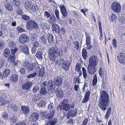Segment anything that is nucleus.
<instances>
[{
	"instance_id": "f257e3e1",
	"label": "nucleus",
	"mask_w": 125,
	"mask_h": 125,
	"mask_svg": "<svg viewBox=\"0 0 125 125\" xmlns=\"http://www.w3.org/2000/svg\"><path fill=\"white\" fill-rule=\"evenodd\" d=\"M64 52L62 49H56L55 47H52L49 49L48 54L50 60L52 62L56 61L57 64L60 65L62 64L65 62L62 58Z\"/></svg>"
},
{
	"instance_id": "f03ea898",
	"label": "nucleus",
	"mask_w": 125,
	"mask_h": 125,
	"mask_svg": "<svg viewBox=\"0 0 125 125\" xmlns=\"http://www.w3.org/2000/svg\"><path fill=\"white\" fill-rule=\"evenodd\" d=\"M101 95L99 101V106L102 110H105L107 108L110 101L109 96L106 92L104 91L100 92Z\"/></svg>"
},
{
	"instance_id": "7ed1b4c3",
	"label": "nucleus",
	"mask_w": 125,
	"mask_h": 125,
	"mask_svg": "<svg viewBox=\"0 0 125 125\" xmlns=\"http://www.w3.org/2000/svg\"><path fill=\"white\" fill-rule=\"evenodd\" d=\"M26 28L29 30H36L38 29L39 26L37 23L35 21L30 20L26 22Z\"/></svg>"
},
{
	"instance_id": "20e7f679",
	"label": "nucleus",
	"mask_w": 125,
	"mask_h": 125,
	"mask_svg": "<svg viewBox=\"0 0 125 125\" xmlns=\"http://www.w3.org/2000/svg\"><path fill=\"white\" fill-rule=\"evenodd\" d=\"M111 7L113 10L116 13H119L121 11V8L120 4L116 2L112 3Z\"/></svg>"
},
{
	"instance_id": "39448f33",
	"label": "nucleus",
	"mask_w": 125,
	"mask_h": 125,
	"mask_svg": "<svg viewBox=\"0 0 125 125\" xmlns=\"http://www.w3.org/2000/svg\"><path fill=\"white\" fill-rule=\"evenodd\" d=\"M98 59L96 56H92L89 59L88 64L96 66L98 64Z\"/></svg>"
},
{
	"instance_id": "423d86ee",
	"label": "nucleus",
	"mask_w": 125,
	"mask_h": 125,
	"mask_svg": "<svg viewBox=\"0 0 125 125\" xmlns=\"http://www.w3.org/2000/svg\"><path fill=\"white\" fill-rule=\"evenodd\" d=\"M69 104L64 103V102H62L59 105L57 109L58 110H59L60 109L61 111L62 110H64L65 111H68L69 110Z\"/></svg>"
},
{
	"instance_id": "0eeeda50",
	"label": "nucleus",
	"mask_w": 125,
	"mask_h": 125,
	"mask_svg": "<svg viewBox=\"0 0 125 125\" xmlns=\"http://www.w3.org/2000/svg\"><path fill=\"white\" fill-rule=\"evenodd\" d=\"M77 110L76 108H75L73 110H71L68 111L66 115L67 119H69L71 117L75 116L77 114Z\"/></svg>"
},
{
	"instance_id": "6e6552de",
	"label": "nucleus",
	"mask_w": 125,
	"mask_h": 125,
	"mask_svg": "<svg viewBox=\"0 0 125 125\" xmlns=\"http://www.w3.org/2000/svg\"><path fill=\"white\" fill-rule=\"evenodd\" d=\"M34 69H35V72L34 73L31 74L27 76V78L28 79L31 78H32L35 77L37 75V73L39 72L40 70V67L39 65H37L35 64Z\"/></svg>"
},
{
	"instance_id": "1a4fd4ad",
	"label": "nucleus",
	"mask_w": 125,
	"mask_h": 125,
	"mask_svg": "<svg viewBox=\"0 0 125 125\" xmlns=\"http://www.w3.org/2000/svg\"><path fill=\"white\" fill-rule=\"evenodd\" d=\"M29 38L26 34H24L21 35L19 37V42L21 43L24 44L28 42Z\"/></svg>"
},
{
	"instance_id": "9d476101",
	"label": "nucleus",
	"mask_w": 125,
	"mask_h": 125,
	"mask_svg": "<svg viewBox=\"0 0 125 125\" xmlns=\"http://www.w3.org/2000/svg\"><path fill=\"white\" fill-rule=\"evenodd\" d=\"M117 59L120 63L123 64H125V53H121L118 54Z\"/></svg>"
},
{
	"instance_id": "9b49d317",
	"label": "nucleus",
	"mask_w": 125,
	"mask_h": 125,
	"mask_svg": "<svg viewBox=\"0 0 125 125\" xmlns=\"http://www.w3.org/2000/svg\"><path fill=\"white\" fill-rule=\"evenodd\" d=\"M19 48L20 50L24 52L25 54L28 55L29 53L28 47L26 44L20 45Z\"/></svg>"
},
{
	"instance_id": "f8f14e48",
	"label": "nucleus",
	"mask_w": 125,
	"mask_h": 125,
	"mask_svg": "<svg viewBox=\"0 0 125 125\" xmlns=\"http://www.w3.org/2000/svg\"><path fill=\"white\" fill-rule=\"evenodd\" d=\"M90 93V91L89 90L87 89L84 94V96L82 101V103H85L89 100Z\"/></svg>"
},
{
	"instance_id": "ddd939ff",
	"label": "nucleus",
	"mask_w": 125,
	"mask_h": 125,
	"mask_svg": "<svg viewBox=\"0 0 125 125\" xmlns=\"http://www.w3.org/2000/svg\"><path fill=\"white\" fill-rule=\"evenodd\" d=\"M32 84L31 82L27 81L23 84L22 86V88L23 90H28L30 89Z\"/></svg>"
},
{
	"instance_id": "4468645a",
	"label": "nucleus",
	"mask_w": 125,
	"mask_h": 125,
	"mask_svg": "<svg viewBox=\"0 0 125 125\" xmlns=\"http://www.w3.org/2000/svg\"><path fill=\"white\" fill-rule=\"evenodd\" d=\"M96 66L88 64L87 68L88 72L90 74H94L96 72Z\"/></svg>"
},
{
	"instance_id": "2eb2a0df",
	"label": "nucleus",
	"mask_w": 125,
	"mask_h": 125,
	"mask_svg": "<svg viewBox=\"0 0 125 125\" xmlns=\"http://www.w3.org/2000/svg\"><path fill=\"white\" fill-rule=\"evenodd\" d=\"M52 29L53 32L55 33H60V27L55 23H53L52 24Z\"/></svg>"
},
{
	"instance_id": "dca6fc26",
	"label": "nucleus",
	"mask_w": 125,
	"mask_h": 125,
	"mask_svg": "<svg viewBox=\"0 0 125 125\" xmlns=\"http://www.w3.org/2000/svg\"><path fill=\"white\" fill-rule=\"evenodd\" d=\"M56 95L57 97L59 98H62L63 96L64 93L62 89L60 87L57 88L56 90Z\"/></svg>"
},
{
	"instance_id": "f3484780",
	"label": "nucleus",
	"mask_w": 125,
	"mask_h": 125,
	"mask_svg": "<svg viewBox=\"0 0 125 125\" xmlns=\"http://www.w3.org/2000/svg\"><path fill=\"white\" fill-rule=\"evenodd\" d=\"M47 87L49 90L51 91L55 90V87L54 83V81L50 80L48 83Z\"/></svg>"
},
{
	"instance_id": "a211bd4d",
	"label": "nucleus",
	"mask_w": 125,
	"mask_h": 125,
	"mask_svg": "<svg viewBox=\"0 0 125 125\" xmlns=\"http://www.w3.org/2000/svg\"><path fill=\"white\" fill-rule=\"evenodd\" d=\"M85 36H86V44L88 46H90L91 43L90 42L91 38L90 34L89 32H85Z\"/></svg>"
},
{
	"instance_id": "6ab92c4d",
	"label": "nucleus",
	"mask_w": 125,
	"mask_h": 125,
	"mask_svg": "<svg viewBox=\"0 0 125 125\" xmlns=\"http://www.w3.org/2000/svg\"><path fill=\"white\" fill-rule=\"evenodd\" d=\"M61 9V13L62 14L63 17H66L68 15V12L67 11L66 9L65 8L64 6L63 5L60 7Z\"/></svg>"
},
{
	"instance_id": "aec40b11",
	"label": "nucleus",
	"mask_w": 125,
	"mask_h": 125,
	"mask_svg": "<svg viewBox=\"0 0 125 125\" xmlns=\"http://www.w3.org/2000/svg\"><path fill=\"white\" fill-rule=\"evenodd\" d=\"M47 37L49 43L50 45L53 44L54 42V38L53 35L51 34L48 33L47 35Z\"/></svg>"
},
{
	"instance_id": "412c9836",
	"label": "nucleus",
	"mask_w": 125,
	"mask_h": 125,
	"mask_svg": "<svg viewBox=\"0 0 125 125\" xmlns=\"http://www.w3.org/2000/svg\"><path fill=\"white\" fill-rule=\"evenodd\" d=\"M70 64L71 63L69 61L67 60L65 61L63 63L62 68L66 71H67L69 69Z\"/></svg>"
},
{
	"instance_id": "4be33fe9",
	"label": "nucleus",
	"mask_w": 125,
	"mask_h": 125,
	"mask_svg": "<svg viewBox=\"0 0 125 125\" xmlns=\"http://www.w3.org/2000/svg\"><path fill=\"white\" fill-rule=\"evenodd\" d=\"M54 82L55 85L58 86L62 84V80L60 77H55L54 79Z\"/></svg>"
},
{
	"instance_id": "5701e85b",
	"label": "nucleus",
	"mask_w": 125,
	"mask_h": 125,
	"mask_svg": "<svg viewBox=\"0 0 125 125\" xmlns=\"http://www.w3.org/2000/svg\"><path fill=\"white\" fill-rule=\"evenodd\" d=\"M57 122V120L56 118L52 119L51 120L47 121L46 122V125H55Z\"/></svg>"
},
{
	"instance_id": "b1692460",
	"label": "nucleus",
	"mask_w": 125,
	"mask_h": 125,
	"mask_svg": "<svg viewBox=\"0 0 125 125\" xmlns=\"http://www.w3.org/2000/svg\"><path fill=\"white\" fill-rule=\"evenodd\" d=\"M8 106L14 112H17L19 111V108L18 106L14 104H9Z\"/></svg>"
},
{
	"instance_id": "393cba45",
	"label": "nucleus",
	"mask_w": 125,
	"mask_h": 125,
	"mask_svg": "<svg viewBox=\"0 0 125 125\" xmlns=\"http://www.w3.org/2000/svg\"><path fill=\"white\" fill-rule=\"evenodd\" d=\"M39 117V115L38 113H34L31 114L30 117L33 120L36 121L38 120Z\"/></svg>"
},
{
	"instance_id": "a878e982",
	"label": "nucleus",
	"mask_w": 125,
	"mask_h": 125,
	"mask_svg": "<svg viewBox=\"0 0 125 125\" xmlns=\"http://www.w3.org/2000/svg\"><path fill=\"white\" fill-rule=\"evenodd\" d=\"M19 77L16 74H13L10 77V80L11 82L14 83L18 81Z\"/></svg>"
},
{
	"instance_id": "bb28decb",
	"label": "nucleus",
	"mask_w": 125,
	"mask_h": 125,
	"mask_svg": "<svg viewBox=\"0 0 125 125\" xmlns=\"http://www.w3.org/2000/svg\"><path fill=\"white\" fill-rule=\"evenodd\" d=\"M22 111L24 114H27L29 113L30 111L29 108L27 106H21Z\"/></svg>"
},
{
	"instance_id": "cd10ccee",
	"label": "nucleus",
	"mask_w": 125,
	"mask_h": 125,
	"mask_svg": "<svg viewBox=\"0 0 125 125\" xmlns=\"http://www.w3.org/2000/svg\"><path fill=\"white\" fill-rule=\"evenodd\" d=\"M56 20V18L54 15H53L50 17L49 19L48 20V22L51 24L54 23Z\"/></svg>"
},
{
	"instance_id": "c85d7f7f",
	"label": "nucleus",
	"mask_w": 125,
	"mask_h": 125,
	"mask_svg": "<svg viewBox=\"0 0 125 125\" xmlns=\"http://www.w3.org/2000/svg\"><path fill=\"white\" fill-rule=\"evenodd\" d=\"M32 4V3L31 1L27 0L24 3L25 7L27 10H28Z\"/></svg>"
},
{
	"instance_id": "c756f323",
	"label": "nucleus",
	"mask_w": 125,
	"mask_h": 125,
	"mask_svg": "<svg viewBox=\"0 0 125 125\" xmlns=\"http://www.w3.org/2000/svg\"><path fill=\"white\" fill-rule=\"evenodd\" d=\"M4 6L7 10L10 11L13 10V9L12 5L9 3H5L4 5Z\"/></svg>"
},
{
	"instance_id": "7c9ffc66",
	"label": "nucleus",
	"mask_w": 125,
	"mask_h": 125,
	"mask_svg": "<svg viewBox=\"0 0 125 125\" xmlns=\"http://www.w3.org/2000/svg\"><path fill=\"white\" fill-rule=\"evenodd\" d=\"M55 110H53L52 111H51H51H50V113L47 114L46 118L48 119H50L52 118L55 114Z\"/></svg>"
},
{
	"instance_id": "2f4dec72",
	"label": "nucleus",
	"mask_w": 125,
	"mask_h": 125,
	"mask_svg": "<svg viewBox=\"0 0 125 125\" xmlns=\"http://www.w3.org/2000/svg\"><path fill=\"white\" fill-rule=\"evenodd\" d=\"M35 64H32L29 65L26 68V69L28 71L31 72L34 69Z\"/></svg>"
},
{
	"instance_id": "473e14b6",
	"label": "nucleus",
	"mask_w": 125,
	"mask_h": 125,
	"mask_svg": "<svg viewBox=\"0 0 125 125\" xmlns=\"http://www.w3.org/2000/svg\"><path fill=\"white\" fill-rule=\"evenodd\" d=\"M98 25L99 28V30L100 33V36L99 37L100 40H102L103 39V34H102V25L100 21L98 22Z\"/></svg>"
},
{
	"instance_id": "72a5a7b5",
	"label": "nucleus",
	"mask_w": 125,
	"mask_h": 125,
	"mask_svg": "<svg viewBox=\"0 0 125 125\" xmlns=\"http://www.w3.org/2000/svg\"><path fill=\"white\" fill-rule=\"evenodd\" d=\"M112 108H109L108 109L105 116V119H108L111 113Z\"/></svg>"
},
{
	"instance_id": "f704fd0d",
	"label": "nucleus",
	"mask_w": 125,
	"mask_h": 125,
	"mask_svg": "<svg viewBox=\"0 0 125 125\" xmlns=\"http://www.w3.org/2000/svg\"><path fill=\"white\" fill-rule=\"evenodd\" d=\"M44 73H45L44 67H42L40 70L39 72V76L40 77H42Z\"/></svg>"
},
{
	"instance_id": "c9c22d12",
	"label": "nucleus",
	"mask_w": 125,
	"mask_h": 125,
	"mask_svg": "<svg viewBox=\"0 0 125 125\" xmlns=\"http://www.w3.org/2000/svg\"><path fill=\"white\" fill-rule=\"evenodd\" d=\"M10 70L8 69H6L3 73V77H7L10 74Z\"/></svg>"
},
{
	"instance_id": "e433bc0d",
	"label": "nucleus",
	"mask_w": 125,
	"mask_h": 125,
	"mask_svg": "<svg viewBox=\"0 0 125 125\" xmlns=\"http://www.w3.org/2000/svg\"><path fill=\"white\" fill-rule=\"evenodd\" d=\"M10 53V50L8 48H6L4 51V55L5 57L7 58L9 56Z\"/></svg>"
},
{
	"instance_id": "4c0bfd02",
	"label": "nucleus",
	"mask_w": 125,
	"mask_h": 125,
	"mask_svg": "<svg viewBox=\"0 0 125 125\" xmlns=\"http://www.w3.org/2000/svg\"><path fill=\"white\" fill-rule=\"evenodd\" d=\"M15 55H13L12 54H10V56L8 58L9 61L11 63H13L15 60Z\"/></svg>"
},
{
	"instance_id": "58836bf2",
	"label": "nucleus",
	"mask_w": 125,
	"mask_h": 125,
	"mask_svg": "<svg viewBox=\"0 0 125 125\" xmlns=\"http://www.w3.org/2000/svg\"><path fill=\"white\" fill-rule=\"evenodd\" d=\"M87 53V52L86 49L83 48L82 50V56L84 60L86 59L88 56Z\"/></svg>"
},
{
	"instance_id": "ea45409f",
	"label": "nucleus",
	"mask_w": 125,
	"mask_h": 125,
	"mask_svg": "<svg viewBox=\"0 0 125 125\" xmlns=\"http://www.w3.org/2000/svg\"><path fill=\"white\" fill-rule=\"evenodd\" d=\"M30 35L31 37V39L32 41H37V35L36 34L32 33Z\"/></svg>"
},
{
	"instance_id": "a19ab883",
	"label": "nucleus",
	"mask_w": 125,
	"mask_h": 125,
	"mask_svg": "<svg viewBox=\"0 0 125 125\" xmlns=\"http://www.w3.org/2000/svg\"><path fill=\"white\" fill-rule=\"evenodd\" d=\"M41 41L44 44H46L47 42L46 37L45 35H43L40 38Z\"/></svg>"
},
{
	"instance_id": "79ce46f5",
	"label": "nucleus",
	"mask_w": 125,
	"mask_h": 125,
	"mask_svg": "<svg viewBox=\"0 0 125 125\" xmlns=\"http://www.w3.org/2000/svg\"><path fill=\"white\" fill-rule=\"evenodd\" d=\"M36 57L40 60H42L43 58L41 52L40 51H38L36 54Z\"/></svg>"
},
{
	"instance_id": "37998d69",
	"label": "nucleus",
	"mask_w": 125,
	"mask_h": 125,
	"mask_svg": "<svg viewBox=\"0 0 125 125\" xmlns=\"http://www.w3.org/2000/svg\"><path fill=\"white\" fill-rule=\"evenodd\" d=\"M47 92L45 88H42L40 90V93L42 95H45L47 93Z\"/></svg>"
},
{
	"instance_id": "c03bdc74",
	"label": "nucleus",
	"mask_w": 125,
	"mask_h": 125,
	"mask_svg": "<svg viewBox=\"0 0 125 125\" xmlns=\"http://www.w3.org/2000/svg\"><path fill=\"white\" fill-rule=\"evenodd\" d=\"M81 66L79 63H77L75 66V69L76 70L77 72L81 71L80 69L81 68Z\"/></svg>"
},
{
	"instance_id": "a18cd8bd",
	"label": "nucleus",
	"mask_w": 125,
	"mask_h": 125,
	"mask_svg": "<svg viewBox=\"0 0 125 125\" xmlns=\"http://www.w3.org/2000/svg\"><path fill=\"white\" fill-rule=\"evenodd\" d=\"M22 18L24 20L29 21L30 19V17L27 15L23 14L22 15Z\"/></svg>"
},
{
	"instance_id": "49530a36",
	"label": "nucleus",
	"mask_w": 125,
	"mask_h": 125,
	"mask_svg": "<svg viewBox=\"0 0 125 125\" xmlns=\"http://www.w3.org/2000/svg\"><path fill=\"white\" fill-rule=\"evenodd\" d=\"M54 108V104L52 103H50V104L48 105V109H49L50 110V111H51H51H53V110H55Z\"/></svg>"
},
{
	"instance_id": "de8ad7c7",
	"label": "nucleus",
	"mask_w": 125,
	"mask_h": 125,
	"mask_svg": "<svg viewBox=\"0 0 125 125\" xmlns=\"http://www.w3.org/2000/svg\"><path fill=\"white\" fill-rule=\"evenodd\" d=\"M17 31L18 33H20L25 31L23 28L20 26H18L17 28Z\"/></svg>"
},
{
	"instance_id": "09e8293b",
	"label": "nucleus",
	"mask_w": 125,
	"mask_h": 125,
	"mask_svg": "<svg viewBox=\"0 0 125 125\" xmlns=\"http://www.w3.org/2000/svg\"><path fill=\"white\" fill-rule=\"evenodd\" d=\"M20 2L19 0H13L12 4L18 7L19 5Z\"/></svg>"
},
{
	"instance_id": "8fccbe9b",
	"label": "nucleus",
	"mask_w": 125,
	"mask_h": 125,
	"mask_svg": "<svg viewBox=\"0 0 125 125\" xmlns=\"http://www.w3.org/2000/svg\"><path fill=\"white\" fill-rule=\"evenodd\" d=\"M39 87L38 85H35L33 89V90L34 93H36L39 90Z\"/></svg>"
},
{
	"instance_id": "3c124183",
	"label": "nucleus",
	"mask_w": 125,
	"mask_h": 125,
	"mask_svg": "<svg viewBox=\"0 0 125 125\" xmlns=\"http://www.w3.org/2000/svg\"><path fill=\"white\" fill-rule=\"evenodd\" d=\"M31 9L32 10L36 11L38 10V6L36 5H34L32 6Z\"/></svg>"
},
{
	"instance_id": "603ef678",
	"label": "nucleus",
	"mask_w": 125,
	"mask_h": 125,
	"mask_svg": "<svg viewBox=\"0 0 125 125\" xmlns=\"http://www.w3.org/2000/svg\"><path fill=\"white\" fill-rule=\"evenodd\" d=\"M82 69L83 77L84 78H85L87 77L86 71V69L84 67H83Z\"/></svg>"
},
{
	"instance_id": "864d4df0",
	"label": "nucleus",
	"mask_w": 125,
	"mask_h": 125,
	"mask_svg": "<svg viewBox=\"0 0 125 125\" xmlns=\"http://www.w3.org/2000/svg\"><path fill=\"white\" fill-rule=\"evenodd\" d=\"M8 46L9 47L12 48L15 46V44L13 42H11L9 43Z\"/></svg>"
},
{
	"instance_id": "5fc2aeb1",
	"label": "nucleus",
	"mask_w": 125,
	"mask_h": 125,
	"mask_svg": "<svg viewBox=\"0 0 125 125\" xmlns=\"http://www.w3.org/2000/svg\"><path fill=\"white\" fill-rule=\"evenodd\" d=\"M18 50V48L15 47L14 49H11V53L13 55H15V53Z\"/></svg>"
},
{
	"instance_id": "6e6d98bb",
	"label": "nucleus",
	"mask_w": 125,
	"mask_h": 125,
	"mask_svg": "<svg viewBox=\"0 0 125 125\" xmlns=\"http://www.w3.org/2000/svg\"><path fill=\"white\" fill-rule=\"evenodd\" d=\"M97 81V78L96 76H94L92 81V84L93 86H94L96 84Z\"/></svg>"
},
{
	"instance_id": "4d7b16f0",
	"label": "nucleus",
	"mask_w": 125,
	"mask_h": 125,
	"mask_svg": "<svg viewBox=\"0 0 125 125\" xmlns=\"http://www.w3.org/2000/svg\"><path fill=\"white\" fill-rule=\"evenodd\" d=\"M55 14L56 15V18L57 19L60 20V17L59 16V12L58 10H56L55 11Z\"/></svg>"
},
{
	"instance_id": "13d9d810",
	"label": "nucleus",
	"mask_w": 125,
	"mask_h": 125,
	"mask_svg": "<svg viewBox=\"0 0 125 125\" xmlns=\"http://www.w3.org/2000/svg\"><path fill=\"white\" fill-rule=\"evenodd\" d=\"M2 116L3 118L5 120H6L8 119V114L6 112H4L3 113Z\"/></svg>"
},
{
	"instance_id": "bf43d9fd",
	"label": "nucleus",
	"mask_w": 125,
	"mask_h": 125,
	"mask_svg": "<svg viewBox=\"0 0 125 125\" xmlns=\"http://www.w3.org/2000/svg\"><path fill=\"white\" fill-rule=\"evenodd\" d=\"M74 47L77 50L78 49L79 46V43L78 42H76L74 43Z\"/></svg>"
},
{
	"instance_id": "052dcab7",
	"label": "nucleus",
	"mask_w": 125,
	"mask_h": 125,
	"mask_svg": "<svg viewBox=\"0 0 125 125\" xmlns=\"http://www.w3.org/2000/svg\"><path fill=\"white\" fill-rule=\"evenodd\" d=\"M47 114L46 112H42L40 114V116L43 118L46 117V116H47Z\"/></svg>"
},
{
	"instance_id": "680f3d73",
	"label": "nucleus",
	"mask_w": 125,
	"mask_h": 125,
	"mask_svg": "<svg viewBox=\"0 0 125 125\" xmlns=\"http://www.w3.org/2000/svg\"><path fill=\"white\" fill-rule=\"evenodd\" d=\"M16 118L15 117H14L10 119V122L11 123L13 124L16 122Z\"/></svg>"
},
{
	"instance_id": "e2e57ef3",
	"label": "nucleus",
	"mask_w": 125,
	"mask_h": 125,
	"mask_svg": "<svg viewBox=\"0 0 125 125\" xmlns=\"http://www.w3.org/2000/svg\"><path fill=\"white\" fill-rule=\"evenodd\" d=\"M88 119L87 118H85L83 121L82 125H86L88 123Z\"/></svg>"
},
{
	"instance_id": "0e129e2a",
	"label": "nucleus",
	"mask_w": 125,
	"mask_h": 125,
	"mask_svg": "<svg viewBox=\"0 0 125 125\" xmlns=\"http://www.w3.org/2000/svg\"><path fill=\"white\" fill-rule=\"evenodd\" d=\"M20 72L22 75L26 73L25 69L23 67L21 68L20 70Z\"/></svg>"
},
{
	"instance_id": "69168bd1",
	"label": "nucleus",
	"mask_w": 125,
	"mask_h": 125,
	"mask_svg": "<svg viewBox=\"0 0 125 125\" xmlns=\"http://www.w3.org/2000/svg\"><path fill=\"white\" fill-rule=\"evenodd\" d=\"M44 15L47 18H48L51 16L50 13L46 11L44 12Z\"/></svg>"
},
{
	"instance_id": "338daca9",
	"label": "nucleus",
	"mask_w": 125,
	"mask_h": 125,
	"mask_svg": "<svg viewBox=\"0 0 125 125\" xmlns=\"http://www.w3.org/2000/svg\"><path fill=\"white\" fill-rule=\"evenodd\" d=\"M125 18L123 17L122 16L120 18L119 20V21L122 23H125Z\"/></svg>"
},
{
	"instance_id": "774afa93",
	"label": "nucleus",
	"mask_w": 125,
	"mask_h": 125,
	"mask_svg": "<svg viewBox=\"0 0 125 125\" xmlns=\"http://www.w3.org/2000/svg\"><path fill=\"white\" fill-rule=\"evenodd\" d=\"M110 17L111 18L110 20L111 21H114L116 18V16L114 14H112L111 16Z\"/></svg>"
}]
</instances>
